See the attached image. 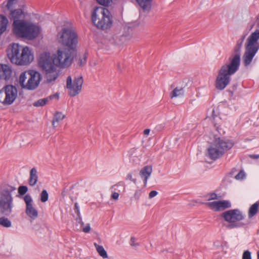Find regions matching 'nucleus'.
Wrapping results in <instances>:
<instances>
[{
  "label": "nucleus",
  "mask_w": 259,
  "mask_h": 259,
  "mask_svg": "<svg viewBox=\"0 0 259 259\" xmlns=\"http://www.w3.org/2000/svg\"><path fill=\"white\" fill-rule=\"evenodd\" d=\"M242 42L243 37H241L239 39L234 48V54L228 59V61L222 65L219 70L214 82L215 88L218 90L222 91L225 89L230 83L231 75L235 73L239 69L240 65Z\"/></svg>",
  "instance_id": "nucleus-1"
},
{
  "label": "nucleus",
  "mask_w": 259,
  "mask_h": 259,
  "mask_svg": "<svg viewBox=\"0 0 259 259\" xmlns=\"http://www.w3.org/2000/svg\"><path fill=\"white\" fill-rule=\"evenodd\" d=\"M7 56L12 63L21 65H27L33 59V56L29 48H23L17 44H13L9 47Z\"/></svg>",
  "instance_id": "nucleus-2"
},
{
  "label": "nucleus",
  "mask_w": 259,
  "mask_h": 259,
  "mask_svg": "<svg viewBox=\"0 0 259 259\" xmlns=\"http://www.w3.org/2000/svg\"><path fill=\"white\" fill-rule=\"evenodd\" d=\"M38 64L45 73L47 82L55 80L58 76L59 70L57 66L52 63V58L50 54H41L38 60Z\"/></svg>",
  "instance_id": "nucleus-3"
},
{
  "label": "nucleus",
  "mask_w": 259,
  "mask_h": 259,
  "mask_svg": "<svg viewBox=\"0 0 259 259\" xmlns=\"http://www.w3.org/2000/svg\"><path fill=\"white\" fill-rule=\"evenodd\" d=\"M92 20L98 28L102 30L109 28L112 25V16L110 12L102 7L94 9L92 15Z\"/></svg>",
  "instance_id": "nucleus-4"
},
{
  "label": "nucleus",
  "mask_w": 259,
  "mask_h": 259,
  "mask_svg": "<svg viewBox=\"0 0 259 259\" xmlns=\"http://www.w3.org/2000/svg\"><path fill=\"white\" fill-rule=\"evenodd\" d=\"M259 29L252 32L246 39L244 53V65H249L259 50Z\"/></svg>",
  "instance_id": "nucleus-5"
},
{
  "label": "nucleus",
  "mask_w": 259,
  "mask_h": 259,
  "mask_svg": "<svg viewBox=\"0 0 259 259\" xmlns=\"http://www.w3.org/2000/svg\"><path fill=\"white\" fill-rule=\"evenodd\" d=\"M233 145L234 143L231 140L215 138L207 149L208 156L210 159L215 160L222 156Z\"/></svg>",
  "instance_id": "nucleus-6"
},
{
  "label": "nucleus",
  "mask_w": 259,
  "mask_h": 259,
  "mask_svg": "<svg viewBox=\"0 0 259 259\" xmlns=\"http://www.w3.org/2000/svg\"><path fill=\"white\" fill-rule=\"evenodd\" d=\"M16 190V188L8 186L0 191V213L9 216L12 212L13 197L12 193Z\"/></svg>",
  "instance_id": "nucleus-7"
},
{
  "label": "nucleus",
  "mask_w": 259,
  "mask_h": 259,
  "mask_svg": "<svg viewBox=\"0 0 259 259\" xmlns=\"http://www.w3.org/2000/svg\"><path fill=\"white\" fill-rule=\"evenodd\" d=\"M15 25L14 33L30 40L37 37L41 30L39 26L27 21L15 22Z\"/></svg>",
  "instance_id": "nucleus-8"
},
{
  "label": "nucleus",
  "mask_w": 259,
  "mask_h": 259,
  "mask_svg": "<svg viewBox=\"0 0 259 259\" xmlns=\"http://www.w3.org/2000/svg\"><path fill=\"white\" fill-rule=\"evenodd\" d=\"M77 51L66 48H60L57 53L53 55L52 63L56 66L61 67L69 66L74 58L76 56Z\"/></svg>",
  "instance_id": "nucleus-9"
},
{
  "label": "nucleus",
  "mask_w": 259,
  "mask_h": 259,
  "mask_svg": "<svg viewBox=\"0 0 259 259\" xmlns=\"http://www.w3.org/2000/svg\"><path fill=\"white\" fill-rule=\"evenodd\" d=\"M40 79L41 76L39 72L30 70L21 74L19 77V83L22 88L33 90L38 86Z\"/></svg>",
  "instance_id": "nucleus-10"
},
{
  "label": "nucleus",
  "mask_w": 259,
  "mask_h": 259,
  "mask_svg": "<svg viewBox=\"0 0 259 259\" xmlns=\"http://www.w3.org/2000/svg\"><path fill=\"white\" fill-rule=\"evenodd\" d=\"M58 42L69 49L76 50L77 44V35L73 30L64 28L57 34Z\"/></svg>",
  "instance_id": "nucleus-11"
},
{
  "label": "nucleus",
  "mask_w": 259,
  "mask_h": 259,
  "mask_svg": "<svg viewBox=\"0 0 259 259\" xmlns=\"http://www.w3.org/2000/svg\"><path fill=\"white\" fill-rule=\"evenodd\" d=\"M221 217L228 224L226 225V227L229 229L239 227L241 226L240 221L242 220L243 215L240 210L237 209H230L224 211L221 214Z\"/></svg>",
  "instance_id": "nucleus-12"
},
{
  "label": "nucleus",
  "mask_w": 259,
  "mask_h": 259,
  "mask_svg": "<svg viewBox=\"0 0 259 259\" xmlns=\"http://www.w3.org/2000/svg\"><path fill=\"white\" fill-rule=\"evenodd\" d=\"M83 82L82 75L75 76L73 79L71 76H68L66 79V88L68 95L71 97L78 95L81 91Z\"/></svg>",
  "instance_id": "nucleus-13"
},
{
  "label": "nucleus",
  "mask_w": 259,
  "mask_h": 259,
  "mask_svg": "<svg viewBox=\"0 0 259 259\" xmlns=\"http://www.w3.org/2000/svg\"><path fill=\"white\" fill-rule=\"evenodd\" d=\"M17 88L12 85H8L0 90V102L4 105H11L17 97Z\"/></svg>",
  "instance_id": "nucleus-14"
},
{
  "label": "nucleus",
  "mask_w": 259,
  "mask_h": 259,
  "mask_svg": "<svg viewBox=\"0 0 259 259\" xmlns=\"http://www.w3.org/2000/svg\"><path fill=\"white\" fill-rule=\"evenodd\" d=\"M205 205L214 211H223L231 206L228 200H219L205 203Z\"/></svg>",
  "instance_id": "nucleus-15"
},
{
  "label": "nucleus",
  "mask_w": 259,
  "mask_h": 259,
  "mask_svg": "<svg viewBox=\"0 0 259 259\" xmlns=\"http://www.w3.org/2000/svg\"><path fill=\"white\" fill-rule=\"evenodd\" d=\"M23 200L26 204V213L31 219L34 220L38 217L37 210L33 206V200L29 194L26 195Z\"/></svg>",
  "instance_id": "nucleus-16"
},
{
  "label": "nucleus",
  "mask_w": 259,
  "mask_h": 259,
  "mask_svg": "<svg viewBox=\"0 0 259 259\" xmlns=\"http://www.w3.org/2000/svg\"><path fill=\"white\" fill-rule=\"evenodd\" d=\"M26 13L23 11L21 9H15L11 11L9 17L11 20H13V31L15 30V22H24L25 21L21 20L25 18Z\"/></svg>",
  "instance_id": "nucleus-17"
},
{
  "label": "nucleus",
  "mask_w": 259,
  "mask_h": 259,
  "mask_svg": "<svg viewBox=\"0 0 259 259\" xmlns=\"http://www.w3.org/2000/svg\"><path fill=\"white\" fill-rule=\"evenodd\" d=\"M152 172V166L151 165L145 166L140 170L139 175L141 178H143L145 186L146 185L148 179L151 176Z\"/></svg>",
  "instance_id": "nucleus-18"
},
{
  "label": "nucleus",
  "mask_w": 259,
  "mask_h": 259,
  "mask_svg": "<svg viewBox=\"0 0 259 259\" xmlns=\"http://www.w3.org/2000/svg\"><path fill=\"white\" fill-rule=\"evenodd\" d=\"M12 70L7 65L0 64V79L7 80L10 78Z\"/></svg>",
  "instance_id": "nucleus-19"
},
{
  "label": "nucleus",
  "mask_w": 259,
  "mask_h": 259,
  "mask_svg": "<svg viewBox=\"0 0 259 259\" xmlns=\"http://www.w3.org/2000/svg\"><path fill=\"white\" fill-rule=\"evenodd\" d=\"M55 97L58 99L59 96L57 94H55L51 95L49 97L46 98L39 99L37 101L34 102L33 103V105L35 107L43 106L47 104L50 100L53 99Z\"/></svg>",
  "instance_id": "nucleus-20"
},
{
  "label": "nucleus",
  "mask_w": 259,
  "mask_h": 259,
  "mask_svg": "<svg viewBox=\"0 0 259 259\" xmlns=\"http://www.w3.org/2000/svg\"><path fill=\"white\" fill-rule=\"evenodd\" d=\"M65 117V115L61 112L57 111L54 114L52 122L54 128H56L59 125V122Z\"/></svg>",
  "instance_id": "nucleus-21"
},
{
  "label": "nucleus",
  "mask_w": 259,
  "mask_h": 259,
  "mask_svg": "<svg viewBox=\"0 0 259 259\" xmlns=\"http://www.w3.org/2000/svg\"><path fill=\"white\" fill-rule=\"evenodd\" d=\"M38 181L37 170L34 167L32 168L30 171V177L28 180L29 185L30 186H34Z\"/></svg>",
  "instance_id": "nucleus-22"
},
{
  "label": "nucleus",
  "mask_w": 259,
  "mask_h": 259,
  "mask_svg": "<svg viewBox=\"0 0 259 259\" xmlns=\"http://www.w3.org/2000/svg\"><path fill=\"white\" fill-rule=\"evenodd\" d=\"M8 24L6 17L0 15V36L6 31Z\"/></svg>",
  "instance_id": "nucleus-23"
},
{
  "label": "nucleus",
  "mask_w": 259,
  "mask_h": 259,
  "mask_svg": "<svg viewBox=\"0 0 259 259\" xmlns=\"http://www.w3.org/2000/svg\"><path fill=\"white\" fill-rule=\"evenodd\" d=\"M184 95V88L182 87L178 88L176 87L173 91L170 93V97L172 99L174 98L178 97L179 96H182Z\"/></svg>",
  "instance_id": "nucleus-24"
},
{
  "label": "nucleus",
  "mask_w": 259,
  "mask_h": 259,
  "mask_svg": "<svg viewBox=\"0 0 259 259\" xmlns=\"http://www.w3.org/2000/svg\"><path fill=\"white\" fill-rule=\"evenodd\" d=\"M152 0H136L139 6L144 10H149Z\"/></svg>",
  "instance_id": "nucleus-25"
},
{
  "label": "nucleus",
  "mask_w": 259,
  "mask_h": 259,
  "mask_svg": "<svg viewBox=\"0 0 259 259\" xmlns=\"http://www.w3.org/2000/svg\"><path fill=\"white\" fill-rule=\"evenodd\" d=\"M259 202H256L252 204L249 209L248 217L251 218L254 216L258 210Z\"/></svg>",
  "instance_id": "nucleus-26"
},
{
  "label": "nucleus",
  "mask_w": 259,
  "mask_h": 259,
  "mask_svg": "<svg viewBox=\"0 0 259 259\" xmlns=\"http://www.w3.org/2000/svg\"><path fill=\"white\" fill-rule=\"evenodd\" d=\"M94 245L96 247L97 252L101 256L104 258L108 257L107 253L102 246L99 245L96 243H94Z\"/></svg>",
  "instance_id": "nucleus-27"
},
{
  "label": "nucleus",
  "mask_w": 259,
  "mask_h": 259,
  "mask_svg": "<svg viewBox=\"0 0 259 259\" xmlns=\"http://www.w3.org/2000/svg\"><path fill=\"white\" fill-rule=\"evenodd\" d=\"M0 225L5 228H10L12 226L11 222L7 218H0Z\"/></svg>",
  "instance_id": "nucleus-28"
},
{
  "label": "nucleus",
  "mask_w": 259,
  "mask_h": 259,
  "mask_svg": "<svg viewBox=\"0 0 259 259\" xmlns=\"http://www.w3.org/2000/svg\"><path fill=\"white\" fill-rule=\"evenodd\" d=\"M40 201L45 202L48 200L49 194L46 190H43L40 194Z\"/></svg>",
  "instance_id": "nucleus-29"
},
{
  "label": "nucleus",
  "mask_w": 259,
  "mask_h": 259,
  "mask_svg": "<svg viewBox=\"0 0 259 259\" xmlns=\"http://www.w3.org/2000/svg\"><path fill=\"white\" fill-rule=\"evenodd\" d=\"M28 191V188L25 186H20L18 189V193L20 195H24Z\"/></svg>",
  "instance_id": "nucleus-30"
},
{
  "label": "nucleus",
  "mask_w": 259,
  "mask_h": 259,
  "mask_svg": "<svg viewBox=\"0 0 259 259\" xmlns=\"http://www.w3.org/2000/svg\"><path fill=\"white\" fill-rule=\"evenodd\" d=\"M126 40V36L122 35L120 36V38H117V36H116L115 38V43L118 45H120L124 43V42Z\"/></svg>",
  "instance_id": "nucleus-31"
},
{
  "label": "nucleus",
  "mask_w": 259,
  "mask_h": 259,
  "mask_svg": "<svg viewBox=\"0 0 259 259\" xmlns=\"http://www.w3.org/2000/svg\"><path fill=\"white\" fill-rule=\"evenodd\" d=\"M207 196L209 197L208 198V201L211 200H217L220 198V197H219L217 194L214 193H210L208 194Z\"/></svg>",
  "instance_id": "nucleus-32"
},
{
  "label": "nucleus",
  "mask_w": 259,
  "mask_h": 259,
  "mask_svg": "<svg viewBox=\"0 0 259 259\" xmlns=\"http://www.w3.org/2000/svg\"><path fill=\"white\" fill-rule=\"evenodd\" d=\"M97 2L103 6H108L112 1V0H97Z\"/></svg>",
  "instance_id": "nucleus-33"
},
{
  "label": "nucleus",
  "mask_w": 259,
  "mask_h": 259,
  "mask_svg": "<svg viewBox=\"0 0 259 259\" xmlns=\"http://www.w3.org/2000/svg\"><path fill=\"white\" fill-rule=\"evenodd\" d=\"M235 179L239 180L243 179V170H240L239 172L234 177Z\"/></svg>",
  "instance_id": "nucleus-34"
},
{
  "label": "nucleus",
  "mask_w": 259,
  "mask_h": 259,
  "mask_svg": "<svg viewBox=\"0 0 259 259\" xmlns=\"http://www.w3.org/2000/svg\"><path fill=\"white\" fill-rule=\"evenodd\" d=\"M244 259H251V253L248 250L244 251Z\"/></svg>",
  "instance_id": "nucleus-35"
},
{
  "label": "nucleus",
  "mask_w": 259,
  "mask_h": 259,
  "mask_svg": "<svg viewBox=\"0 0 259 259\" xmlns=\"http://www.w3.org/2000/svg\"><path fill=\"white\" fill-rule=\"evenodd\" d=\"M17 0H9L7 5V8L8 9H10L12 7L14 3Z\"/></svg>",
  "instance_id": "nucleus-36"
},
{
  "label": "nucleus",
  "mask_w": 259,
  "mask_h": 259,
  "mask_svg": "<svg viewBox=\"0 0 259 259\" xmlns=\"http://www.w3.org/2000/svg\"><path fill=\"white\" fill-rule=\"evenodd\" d=\"M142 194V191L140 190H137L134 194V197L136 199H138Z\"/></svg>",
  "instance_id": "nucleus-37"
},
{
  "label": "nucleus",
  "mask_w": 259,
  "mask_h": 259,
  "mask_svg": "<svg viewBox=\"0 0 259 259\" xmlns=\"http://www.w3.org/2000/svg\"><path fill=\"white\" fill-rule=\"evenodd\" d=\"M80 228H81L82 229V231L84 232V233H88L90 232V230H91V228H90V224H88L85 227H80Z\"/></svg>",
  "instance_id": "nucleus-38"
},
{
  "label": "nucleus",
  "mask_w": 259,
  "mask_h": 259,
  "mask_svg": "<svg viewBox=\"0 0 259 259\" xmlns=\"http://www.w3.org/2000/svg\"><path fill=\"white\" fill-rule=\"evenodd\" d=\"M119 197V194L117 192H113L111 196L112 199L116 200L118 199Z\"/></svg>",
  "instance_id": "nucleus-39"
},
{
  "label": "nucleus",
  "mask_w": 259,
  "mask_h": 259,
  "mask_svg": "<svg viewBox=\"0 0 259 259\" xmlns=\"http://www.w3.org/2000/svg\"><path fill=\"white\" fill-rule=\"evenodd\" d=\"M158 193L156 191H152L149 194V198H152L157 195Z\"/></svg>",
  "instance_id": "nucleus-40"
},
{
  "label": "nucleus",
  "mask_w": 259,
  "mask_h": 259,
  "mask_svg": "<svg viewBox=\"0 0 259 259\" xmlns=\"http://www.w3.org/2000/svg\"><path fill=\"white\" fill-rule=\"evenodd\" d=\"M78 218H76V222L80 225V227L83 226L84 223L82 221L80 215H77Z\"/></svg>",
  "instance_id": "nucleus-41"
},
{
  "label": "nucleus",
  "mask_w": 259,
  "mask_h": 259,
  "mask_svg": "<svg viewBox=\"0 0 259 259\" xmlns=\"http://www.w3.org/2000/svg\"><path fill=\"white\" fill-rule=\"evenodd\" d=\"M136 239L134 237H132L131 238V245L133 246H137L138 245V243H135Z\"/></svg>",
  "instance_id": "nucleus-42"
},
{
  "label": "nucleus",
  "mask_w": 259,
  "mask_h": 259,
  "mask_svg": "<svg viewBox=\"0 0 259 259\" xmlns=\"http://www.w3.org/2000/svg\"><path fill=\"white\" fill-rule=\"evenodd\" d=\"M86 62V58L85 57H83L82 59L79 60L78 64L80 66H82L85 64Z\"/></svg>",
  "instance_id": "nucleus-43"
},
{
  "label": "nucleus",
  "mask_w": 259,
  "mask_h": 259,
  "mask_svg": "<svg viewBox=\"0 0 259 259\" xmlns=\"http://www.w3.org/2000/svg\"><path fill=\"white\" fill-rule=\"evenodd\" d=\"M248 157L253 159H257L259 158V155L258 154H250L248 155Z\"/></svg>",
  "instance_id": "nucleus-44"
},
{
  "label": "nucleus",
  "mask_w": 259,
  "mask_h": 259,
  "mask_svg": "<svg viewBox=\"0 0 259 259\" xmlns=\"http://www.w3.org/2000/svg\"><path fill=\"white\" fill-rule=\"evenodd\" d=\"M74 211L77 214V215H80V212L77 203H76L74 205Z\"/></svg>",
  "instance_id": "nucleus-45"
},
{
  "label": "nucleus",
  "mask_w": 259,
  "mask_h": 259,
  "mask_svg": "<svg viewBox=\"0 0 259 259\" xmlns=\"http://www.w3.org/2000/svg\"><path fill=\"white\" fill-rule=\"evenodd\" d=\"M237 171V170L236 169H232V171H231L230 172H229V173L228 174V176H228V177H233V176H234V174H235V172H236Z\"/></svg>",
  "instance_id": "nucleus-46"
},
{
  "label": "nucleus",
  "mask_w": 259,
  "mask_h": 259,
  "mask_svg": "<svg viewBox=\"0 0 259 259\" xmlns=\"http://www.w3.org/2000/svg\"><path fill=\"white\" fill-rule=\"evenodd\" d=\"M133 177H132V174H128L127 175V176H126V180H130L132 181V180H133Z\"/></svg>",
  "instance_id": "nucleus-47"
},
{
  "label": "nucleus",
  "mask_w": 259,
  "mask_h": 259,
  "mask_svg": "<svg viewBox=\"0 0 259 259\" xmlns=\"http://www.w3.org/2000/svg\"><path fill=\"white\" fill-rule=\"evenodd\" d=\"M150 131V130L149 128L145 129L144 131V134L145 135H148L149 134Z\"/></svg>",
  "instance_id": "nucleus-48"
},
{
  "label": "nucleus",
  "mask_w": 259,
  "mask_h": 259,
  "mask_svg": "<svg viewBox=\"0 0 259 259\" xmlns=\"http://www.w3.org/2000/svg\"><path fill=\"white\" fill-rule=\"evenodd\" d=\"M132 181L134 184H136L137 183V180L136 179H133V180L131 181Z\"/></svg>",
  "instance_id": "nucleus-49"
},
{
  "label": "nucleus",
  "mask_w": 259,
  "mask_h": 259,
  "mask_svg": "<svg viewBox=\"0 0 259 259\" xmlns=\"http://www.w3.org/2000/svg\"><path fill=\"white\" fill-rule=\"evenodd\" d=\"M212 116H213V117H214L215 116H216L215 115H214V114H215V113H214V110H212Z\"/></svg>",
  "instance_id": "nucleus-50"
},
{
  "label": "nucleus",
  "mask_w": 259,
  "mask_h": 259,
  "mask_svg": "<svg viewBox=\"0 0 259 259\" xmlns=\"http://www.w3.org/2000/svg\"><path fill=\"white\" fill-rule=\"evenodd\" d=\"M257 258L259 259V251H258L257 252Z\"/></svg>",
  "instance_id": "nucleus-51"
},
{
  "label": "nucleus",
  "mask_w": 259,
  "mask_h": 259,
  "mask_svg": "<svg viewBox=\"0 0 259 259\" xmlns=\"http://www.w3.org/2000/svg\"><path fill=\"white\" fill-rule=\"evenodd\" d=\"M20 54H21V52H20V53H19V54H18V57L19 58H20Z\"/></svg>",
  "instance_id": "nucleus-52"
},
{
  "label": "nucleus",
  "mask_w": 259,
  "mask_h": 259,
  "mask_svg": "<svg viewBox=\"0 0 259 259\" xmlns=\"http://www.w3.org/2000/svg\"><path fill=\"white\" fill-rule=\"evenodd\" d=\"M243 176H244V178L245 177V174L244 173L243 174Z\"/></svg>",
  "instance_id": "nucleus-53"
}]
</instances>
